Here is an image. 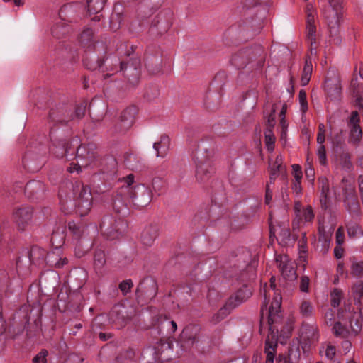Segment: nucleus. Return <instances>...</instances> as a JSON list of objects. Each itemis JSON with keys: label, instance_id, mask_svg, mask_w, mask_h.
Returning a JSON list of instances; mask_svg holds the SVG:
<instances>
[{"label": "nucleus", "instance_id": "4", "mask_svg": "<svg viewBox=\"0 0 363 363\" xmlns=\"http://www.w3.org/2000/svg\"><path fill=\"white\" fill-rule=\"evenodd\" d=\"M123 182L122 187H125L130 194V198L134 200L135 205L140 207H145L148 205L152 199L151 191L144 185H138L134 189L130 186L134 183V175L130 174L121 180Z\"/></svg>", "mask_w": 363, "mask_h": 363}, {"label": "nucleus", "instance_id": "41", "mask_svg": "<svg viewBox=\"0 0 363 363\" xmlns=\"http://www.w3.org/2000/svg\"><path fill=\"white\" fill-rule=\"evenodd\" d=\"M84 240H78L75 244L74 255L79 258L84 256L89 250L90 245H89V242L86 247L84 246Z\"/></svg>", "mask_w": 363, "mask_h": 363}, {"label": "nucleus", "instance_id": "19", "mask_svg": "<svg viewBox=\"0 0 363 363\" xmlns=\"http://www.w3.org/2000/svg\"><path fill=\"white\" fill-rule=\"evenodd\" d=\"M301 338L306 345H312L318 342L319 332L316 325H303L301 329Z\"/></svg>", "mask_w": 363, "mask_h": 363}, {"label": "nucleus", "instance_id": "42", "mask_svg": "<svg viewBox=\"0 0 363 363\" xmlns=\"http://www.w3.org/2000/svg\"><path fill=\"white\" fill-rule=\"evenodd\" d=\"M265 135V145L267 150L272 152L274 149L275 136L272 129H267L264 133Z\"/></svg>", "mask_w": 363, "mask_h": 363}, {"label": "nucleus", "instance_id": "58", "mask_svg": "<svg viewBox=\"0 0 363 363\" xmlns=\"http://www.w3.org/2000/svg\"><path fill=\"white\" fill-rule=\"evenodd\" d=\"M86 105L81 104L75 107L74 117L82 118L85 113Z\"/></svg>", "mask_w": 363, "mask_h": 363}, {"label": "nucleus", "instance_id": "51", "mask_svg": "<svg viewBox=\"0 0 363 363\" xmlns=\"http://www.w3.org/2000/svg\"><path fill=\"white\" fill-rule=\"evenodd\" d=\"M51 242L52 245L55 246L56 249H58L64 244V237L57 233H53L51 237Z\"/></svg>", "mask_w": 363, "mask_h": 363}, {"label": "nucleus", "instance_id": "11", "mask_svg": "<svg viewBox=\"0 0 363 363\" xmlns=\"http://www.w3.org/2000/svg\"><path fill=\"white\" fill-rule=\"evenodd\" d=\"M359 116L357 111H352L347 122L350 128L349 143L357 146L362 139V131L359 125Z\"/></svg>", "mask_w": 363, "mask_h": 363}, {"label": "nucleus", "instance_id": "27", "mask_svg": "<svg viewBox=\"0 0 363 363\" xmlns=\"http://www.w3.org/2000/svg\"><path fill=\"white\" fill-rule=\"evenodd\" d=\"M106 256L104 252L101 249L95 250L94 253L93 266L96 273L101 272L106 264Z\"/></svg>", "mask_w": 363, "mask_h": 363}, {"label": "nucleus", "instance_id": "10", "mask_svg": "<svg viewBox=\"0 0 363 363\" xmlns=\"http://www.w3.org/2000/svg\"><path fill=\"white\" fill-rule=\"evenodd\" d=\"M77 160L79 165L87 167L89 166L96 165L98 157L94 144H87L79 145L76 151Z\"/></svg>", "mask_w": 363, "mask_h": 363}, {"label": "nucleus", "instance_id": "15", "mask_svg": "<svg viewBox=\"0 0 363 363\" xmlns=\"http://www.w3.org/2000/svg\"><path fill=\"white\" fill-rule=\"evenodd\" d=\"M294 209L296 213V219L292 223L294 228L299 222H311L314 218L313 211L310 206H303L301 202L296 201L294 203Z\"/></svg>", "mask_w": 363, "mask_h": 363}, {"label": "nucleus", "instance_id": "63", "mask_svg": "<svg viewBox=\"0 0 363 363\" xmlns=\"http://www.w3.org/2000/svg\"><path fill=\"white\" fill-rule=\"evenodd\" d=\"M275 112H276V108L274 106H272V113H270V115L268 117V121H267V125H268V128L267 129H272L274 125V123H275Z\"/></svg>", "mask_w": 363, "mask_h": 363}, {"label": "nucleus", "instance_id": "26", "mask_svg": "<svg viewBox=\"0 0 363 363\" xmlns=\"http://www.w3.org/2000/svg\"><path fill=\"white\" fill-rule=\"evenodd\" d=\"M211 168L207 163H200L196 164V177L201 182L208 179L211 174Z\"/></svg>", "mask_w": 363, "mask_h": 363}, {"label": "nucleus", "instance_id": "40", "mask_svg": "<svg viewBox=\"0 0 363 363\" xmlns=\"http://www.w3.org/2000/svg\"><path fill=\"white\" fill-rule=\"evenodd\" d=\"M93 36V30L91 28H86L80 34L79 42L82 45L84 46H89L91 44Z\"/></svg>", "mask_w": 363, "mask_h": 363}, {"label": "nucleus", "instance_id": "38", "mask_svg": "<svg viewBox=\"0 0 363 363\" xmlns=\"http://www.w3.org/2000/svg\"><path fill=\"white\" fill-rule=\"evenodd\" d=\"M332 330L335 337L345 338L349 335V330L340 322H335Z\"/></svg>", "mask_w": 363, "mask_h": 363}, {"label": "nucleus", "instance_id": "49", "mask_svg": "<svg viewBox=\"0 0 363 363\" xmlns=\"http://www.w3.org/2000/svg\"><path fill=\"white\" fill-rule=\"evenodd\" d=\"M318 160L320 164L325 165L327 163V157H326V152H325V147L324 145H319L318 148Z\"/></svg>", "mask_w": 363, "mask_h": 363}, {"label": "nucleus", "instance_id": "17", "mask_svg": "<svg viewBox=\"0 0 363 363\" xmlns=\"http://www.w3.org/2000/svg\"><path fill=\"white\" fill-rule=\"evenodd\" d=\"M200 328L196 325H187L182 331L181 338L184 345L182 346L190 347L198 341Z\"/></svg>", "mask_w": 363, "mask_h": 363}, {"label": "nucleus", "instance_id": "61", "mask_svg": "<svg viewBox=\"0 0 363 363\" xmlns=\"http://www.w3.org/2000/svg\"><path fill=\"white\" fill-rule=\"evenodd\" d=\"M292 169H293V175L294 177V179H301L303 173L301 170V167L298 164H293L292 165Z\"/></svg>", "mask_w": 363, "mask_h": 363}, {"label": "nucleus", "instance_id": "24", "mask_svg": "<svg viewBox=\"0 0 363 363\" xmlns=\"http://www.w3.org/2000/svg\"><path fill=\"white\" fill-rule=\"evenodd\" d=\"M277 341L272 335L269 339L268 337L265 341L264 352L266 354V363H274V359L276 354Z\"/></svg>", "mask_w": 363, "mask_h": 363}, {"label": "nucleus", "instance_id": "18", "mask_svg": "<svg viewBox=\"0 0 363 363\" xmlns=\"http://www.w3.org/2000/svg\"><path fill=\"white\" fill-rule=\"evenodd\" d=\"M278 267L281 274L286 279H293L295 277V270L293 263L289 260L287 255H278L276 258Z\"/></svg>", "mask_w": 363, "mask_h": 363}, {"label": "nucleus", "instance_id": "43", "mask_svg": "<svg viewBox=\"0 0 363 363\" xmlns=\"http://www.w3.org/2000/svg\"><path fill=\"white\" fill-rule=\"evenodd\" d=\"M352 276L360 277L363 276V261H353L350 268Z\"/></svg>", "mask_w": 363, "mask_h": 363}, {"label": "nucleus", "instance_id": "20", "mask_svg": "<svg viewBox=\"0 0 363 363\" xmlns=\"http://www.w3.org/2000/svg\"><path fill=\"white\" fill-rule=\"evenodd\" d=\"M252 296V291L247 286H244L237 291L235 296L231 297L227 305L230 307L235 308L241 303L245 301Z\"/></svg>", "mask_w": 363, "mask_h": 363}, {"label": "nucleus", "instance_id": "7", "mask_svg": "<svg viewBox=\"0 0 363 363\" xmlns=\"http://www.w3.org/2000/svg\"><path fill=\"white\" fill-rule=\"evenodd\" d=\"M33 208L28 205H21L14 208L12 212V220L18 230H27L33 223Z\"/></svg>", "mask_w": 363, "mask_h": 363}, {"label": "nucleus", "instance_id": "50", "mask_svg": "<svg viewBox=\"0 0 363 363\" xmlns=\"http://www.w3.org/2000/svg\"><path fill=\"white\" fill-rule=\"evenodd\" d=\"M298 100L301 111L304 113L308 110V102L306 94L303 90H301L298 94Z\"/></svg>", "mask_w": 363, "mask_h": 363}, {"label": "nucleus", "instance_id": "60", "mask_svg": "<svg viewBox=\"0 0 363 363\" xmlns=\"http://www.w3.org/2000/svg\"><path fill=\"white\" fill-rule=\"evenodd\" d=\"M309 278L307 276L301 277L300 290L303 292H308L309 289Z\"/></svg>", "mask_w": 363, "mask_h": 363}, {"label": "nucleus", "instance_id": "52", "mask_svg": "<svg viewBox=\"0 0 363 363\" xmlns=\"http://www.w3.org/2000/svg\"><path fill=\"white\" fill-rule=\"evenodd\" d=\"M306 31L308 40L310 41L311 45H312L315 43V34L316 32V28L315 25L310 24L309 26H306Z\"/></svg>", "mask_w": 363, "mask_h": 363}, {"label": "nucleus", "instance_id": "16", "mask_svg": "<svg viewBox=\"0 0 363 363\" xmlns=\"http://www.w3.org/2000/svg\"><path fill=\"white\" fill-rule=\"evenodd\" d=\"M173 13L169 10L160 12L153 20L152 24L160 32H167L172 25Z\"/></svg>", "mask_w": 363, "mask_h": 363}, {"label": "nucleus", "instance_id": "57", "mask_svg": "<svg viewBox=\"0 0 363 363\" xmlns=\"http://www.w3.org/2000/svg\"><path fill=\"white\" fill-rule=\"evenodd\" d=\"M48 354V352L45 350H42L33 359V363H45L46 362V357Z\"/></svg>", "mask_w": 363, "mask_h": 363}, {"label": "nucleus", "instance_id": "59", "mask_svg": "<svg viewBox=\"0 0 363 363\" xmlns=\"http://www.w3.org/2000/svg\"><path fill=\"white\" fill-rule=\"evenodd\" d=\"M72 7L73 6L71 4L63 6L59 11V15L60 18H62V19H66L67 13L72 11Z\"/></svg>", "mask_w": 363, "mask_h": 363}, {"label": "nucleus", "instance_id": "36", "mask_svg": "<svg viewBox=\"0 0 363 363\" xmlns=\"http://www.w3.org/2000/svg\"><path fill=\"white\" fill-rule=\"evenodd\" d=\"M282 157L281 155H278L276 157L274 163L271 167L270 177L269 182L270 183L274 182L275 178L278 176L279 172L281 171L282 169Z\"/></svg>", "mask_w": 363, "mask_h": 363}, {"label": "nucleus", "instance_id": "48", "mask_svg": "<svg viewBox=\"0 0 363 363\" xmlns=\"http://www.w3.org/2000/svg\"><path fill=\"white\" fill-rule=\"evenodd\" d=\"M133 286L131 279H126L119 284L118 288L124 296H126Z\"/></svg>", "mask_w": 363, "mask_h": 363}, {"label": "nucleus", "instance_id": "64", "mask_svg": "<svg viewBox=\"0 0 363 363\" xmlns=\"http://www.w3.org/2000/svg\"><path fill=\"white\" fill-rule=\"evenodd\" d=\"M225 311H226V308H221L217 314H216L215 315H213V321L215 323H218L219 321H220L222 319L224 318V316L225 315Z\"/></svg>", "mask_w": 363, "mask_h": 363}, {"label": "nucleus", "instance_id": "45", "mask_svg": "<svg viewBox=\"0 0 363 363\" xmlns=\"http://www.w3.org/2000/svg\"><path fill=\"white\" fill-rule=\"evenodd\" d=\"M352 293L354 300L361 302L363 298V283L362 281L354 284L352 287Z\"/></svg>", "mask_w": 363, "mask_h": 363}, {"label": "nucleus", "instance_id": "25", "mask_svg": "<svg viewBox=\"0 0 363 363\" xmlns=\"http://www.w3.org/2000/svg\"><path fill=\"white\" fill-rule=\"evenodd\" d=\"M170 145V140L168 136L163 135L159 142L154 143V148L157 152V157H164L168 153Z\"/></svg>", "mask_w": 363, "mask_h": 363}, {"label": "nucleus", "instance_id": "35", "mask_svg": "<svg viewBox=\"0 0 363 363\" xmlns=\"http://www.w3.org/2000/svg\"><path fill=\"white\" fill-rule=\"evenodd\" d=\"M298 247L299 259H300L301 262H306V253L308 252L307 237H306V233H302V238L298 241Z\"/></svg>", "mask_w": 363, "mask_h": 363}, {"label": "nucleus", "instance_id": "2", "mask_svg": "<svg viewBox=\"0 0 363 363\" xmlns=\"http://www.w3.org/2000/svg\"><path fill=\"white\" fill-rule=\"evenodd\" d=\"M119 58L116 56H108L99 58L94 53L86 54L83 59L84 67L91 71L100 69L102 72H111L103 74L104 80L114 75L118 72Z\"/></svg>", "mask_w": 363, "mask_h": 363}, {"label": "nucleus", "instance_id": "6", "mask_svg": "<svg viewBox=\"0 0 363 363\" xmlns=\"http://www.w3.org/2000/svg\"><path fill=\"white\" fill-rule=\"evenodd\" d=\"M340 188L343 194V202L350 214H360V206L358 202L354 185L346 179H342Z\"/></svg>", "mask_w": 363, "mask_h": 363}, {"label": "nucleus", "instance_id": "33", "mask_svg": "<svg viewBox=\"0 0 363 363\" xmlns=\"http://www.w3.org/2000/svg\"><path fill=\"white\" fill-rule=\"evenodd\" d=\"M319 187L320 188V202L326 203L328 201V195L330 192V186L328 179L325 177H320L318 179Z\"/></svg>", "mask_w": 363, "mask_h": 363}, {"label": "nucleus", "instance_id": "32", "mask_svg": "<svg viewBox=\"0 0 363 363\" xmlns=\"http://www.w3.org/2000/svg\"><path fill=\"white\" fill-rule=\"evenodd\" d=\"M106 0H87L88 12L90 15L98 14L102 11Z\"/></svg>", "mask_w": 363, "mask_h": 363}, {"label": "nucleus", "instance_id": "14", "mask_svg": "<svg viewBox=\"0 0 363 363\" xmlns=\"http://www.w3.org/2000/svg\"><path fill=\"white\" fill-rule=\"evenodd\" d=\"M325 91L331 99H337L341 94V84L338 76L333 72L331 75L328 74L325 81Z\"/></svg>", "mask_w": 363, "mask_h": 363}, {"label": "nucleus", "instance_id": "47", "mask_svg": "<svg viewBox=\"0 0 363 363\" xmlns=\"http://www.w3.org/2000/svg\"><path fill=\"white\" fill-rule=\"evenodd\" d=\"M300 311L303 316L309 317L313 314V308L311 303L309 301H304L302 302Z\"/></svg>", "mask_w": 363, "mask_h": 363}, {"label": "nucleus", "instance_id": "28", "mask_svg": "<svg viewBox=\"0 0 363 363\" xmlns=\"http://www.w3.org/2000/svg\"><path fill=\"white\" fill-rule=\"evenodd\" d=\"M147 71L152 74H157L161 72L162 61L158 57H152L147 59L145 63Z\"/></svg>", "mask_w": 363, "mask_h": 363}, {"label": "nucleus", "instance_id": "23", "mask_svg": "<svg viewBox=\"0 0 363 363\" xmlns=\"http://www.w3.org/2000/svg\"><path fill=\"white\" fill-rule=\"evenodd\" d=\"M45 191L44 184L40 181H30L25 186V192L29 197H35Z\"/></svg>", "mask_w": 363, "mask_h": 363}, {"label": "nucleus", "instance_id": "3", "mask_svg": "<svg viewBox=\"0 0 363 363\" xmlns=\"http://www.w3.org/2000/svg\"><path fill=\"white\" fill-rule=\"evenodd\" d=\"M73 191L77 213L80 216L87 215L91 208L93 201L90 188L80 182H76Z\"/></svg>", "mask_w": 363, "mask_h": 363}, {"label": "nucleus", "instance_id": "9", "mask_svg": "<svg viewBox=\"0 0 363 363\" xmlns=\"http://www.w3.org/2000/svg\"><path fill=\"white\" fill-rule=\"evenodd\" d=\"M262 53V49L261 48L242 49L232 56L230 62L238 69H242L248 63L260 56Z\"/></svg>", "mask_w": 363, "mask_h": 363}, {"label": "nucleus", "instance_id": "62", "mask_svg": "<svg viewBox=\"0 0 363 363\" xmlns=\"http://www.w3.org/2000/svg\"><path fill=\"white\" fill-rule=\"evenodd\" d=\"M344 230L342 227L338 228L336 231V242L338 245H342L344 242Z\"/></svg>", "mask_w": 363, "mask_h": 363}, {"label": "nucleus", "instance_id": "13", "mask_svg": "<svg viewBox=\"0 0 363 363\" xmlns=\"http://www.w3.org/2000/svg\"><path fill=\"white\" fill-rule=\"evenodd\" d=\"M79 143V140L77 137L72 140L59 139L53 143L51 151L57 157L62 158L67 155L72 146H77Z\"/></svg>", "mask_w": 363, "mask_h": 363}, {"label": "nucleus", "instance_id": "12", "mask_svg": "<svg viewBox=\"0 0 363 363\" xmlns=\"http://www.w3.org/2000/svg\"><path fill=\"white\" fill-rule=\"evenodd\" d=\"M120 70L124 72L125 77L130 83L138 82L140 74V60L138 58L132 60L131 63L125 65L123 62L119 60Z\"/></svg>", "mask_w": 363, "mask_h": 363}, {"label": "nucleus", "instance_id": "8", "mask_svg": "<svg viewBox=\"0 0 363 363\" xmlns=\"http://www.w3.org/2000/svg\"><path fill=\"white\" fill-rule=\"evenodd\" d=\"M125 228V224L123 220H117L110 215L104 216L100 224L101 231L110 240L118 238Z\"/></svg>", "mask_w": 363, "mask_h": 363}, {"label": "nucleus", "instance_id": "53", "mask_svg": "<svg viewBox=\"0 0 363 363\" xmlns=\"http://www.w3.org/2000/svg\"><path fill=\"white\" fill-rule=\"evenodd\" d=\"M152 186L155 191H159V194L162 193L166 189L165 184L159 178L153 179Z\"/></svg>", "mask_w": 363, "mask_h": 363}, {"label": "nucleus", "instance_id": "21", "mask_svg": "<svg viewBox=\"0 0 363 363\" xmlns=\"http://www.w3.org/2000/svg\"><path fill=\"white\" fill-rule=\"evenodd\" d=\"M159 228L157 225H150L144 228L141 233V241L143 245L150 246L158 236Z\"/></svg>", "mask_w": 363, "mask_h": 363}, {"label": "nucleus", "instance_id": "30", "mask_svg": "<svg viewBox=\"0 0 363 363\" xmlns=\"http://www.w3.org/2000/svg\"><path fill=\"white\" fill-rule=\"evenodd\" d=\"M49 118L51 121L62 124L66 123L67 122L74 118L72 116H65V113L63 110H52L49 114Z\"/></svg>", "mask_w": 363, "mask_h": 363}, {"label": "nucleus", "instance_id": "44", "mask_svg": "<svg viewBox=\"0 0 363 363\" xmlns=\"http://www.w3.org/2000/svg\"><path fill=\"white\" fill-rule=\"evenodd\" d=\"M342 298V291L340 289H335L330 293L331 305L334 308L338 307Z\"/></svg>", "mask_w": 363, "mask_h": 363}, {"label": "nucleus", "instance_id": "39", "mask_svg": "<svg viewBox=\"0 0 363 363\" xmlns=\"http://www.w3.org/2000/svg\"><path fill=\"white\" fill-rule=\"evenodd\" d=\"M69 229L73 233L74 238L78 240H81L80 238L84 235L86 232V228L83 225H77L74 222L69 223Z\"/></svg>", "mask_w": 363, "mask_h": 363}, {"label": "nucleus", "instance_id": "22", "mask_svg": "<svg viewBox=\"0 0 363 363\" xmlns=\"http://www.w3.org/2000/svg\"><path fill=\"white\" fill-rule=\"evenodd\" d=\"M134 114L135 108L133 107L128 108L121 113L120 116L121 130L125 131L133 125L134 123Z\"/></svg>", "mask_w": 363, "mask_h": 363}, {"label": "nucleus", "instance_id": "56", "mask_svg": "<svg viewBox=\"0 0 363 363\" xmlns=\"http://www.w3.org/2000/svg\"><path fill=\"white\" fill-rule=\"evenodd\" d=\"M60 256L56 253L55 252H50L48 253L45 260L46 262L50 264L51 266H53L55 267V264L57 262Z\"/></svg>", "mask_w": 363, "mask_h": 363}, {"label": "nucleus", "instance_id": "29", "mask_svg": "<svg viewBox=\"0 0 363 363\" xmlns=\"http://www.w3.org/2000/svg\"><path fill=\"white\" fill-rule=\"evenodd\" d=\"M313 72V65L310 57H306L305 65L303 69V72L301 78V84L306 86L310 82Z\"/></svg>", "mask_w": 363, "mask_h": 363}, {"label": "nucleus", "instance_id": "46", "mask_svg": "<svg viewBox=\"0 0 363 363\" xmlns=\"http://www.w3.org/2000/svg\"><path fill=\"white\" fill-rule=\"evenodd\" d=\"M45 254V252L43 249L39 247H33L30 249V253H29V258L31 262H34L35 260L43 258L44 255Z\"/></svg>", "mask_w": 363, "mask_h": 363}, {"label": "nucleus", "instance_id": "55", "mask_svg": "<svg viewBox=\"0 0 363 363\" xmlns=\"http://www.w3.org/2000/svg\"><path fill=\"white\" fill-rule=\"evenodd\" d=\"M350 325L352 333L356 335L362 330V323L358 319H351L350 321Z\"/></svg>", "mask_w": 363, "mask_h": 363}, {"label": "nucleus", "instance_id": "54", "mask_svg": "<svg viewBox=\"0 0 363 363\" xmlns=\"http://www.w3.org/2000/svg\"><path fill=\"white\" fill-rule=\"evenodd\" d=\"M324 319L325 323L328 325H334V320H335V312L330 309L328 308L325 313L324 315Z\"/></svg>", "mask_w": 363, "mask_h": 363}, {"label": "nucleus", "instance_id": "5", "mask_svg": "<svg viewBox=\"0 0 363 363\" xmlns=\"http://www.w3.org/2000/svg\"><path fill=\"white\" fill-rule=\"evenodd\" d=\"M135 308L122 303L116 304L109 313V320L117 328L125 327L135 316Z\"/></svg>", "mask_w": 363, "mask_h": 363}, {"label": "nucleus", "instance_id": "1", "mask_svg": "<svg viewBox=\"0 0 363 363\" xmlns=\"http://www.w3.org/2000/svg\"><path fill=\"white\" fill-rule=\"evenodd\" d=\"M275 280L276 279L274 277H272L269 280V287L271 289L274 291L273 301H272L269 308L268 309L267 308L266 303L262 304L261 307V324L264 321V316L267 315L269 328V329L272 334L278 333L277 325L281 323V322L280 308L281 306L282 298L281 294L275 290Z\"/></svg>", "mask_w": 363, "mask_h": 363}, {"label": "nucleus", "instance_id": "37", "mask_svg": "<svg viewBox=\"0 0 363 363\" xmlns=\"http://www.w3.org/2000/svg\"><path fill=\"white\" fill-rule=\"evenodd\" d=\"M154 348L157 354H162L166 350L172 349V342L169 339H160Z\"/></svg>", "mask_w": 363, "mask_h": 363}, {"label": "nucleus", "instance_id": "34", "mask_svg": "<svg viewBox=\"0 0 363 363\" xmlns=\"http://www.w3.org/2000/svg\"><path fill=\"white\" fill-rule=\"evenodd\" d=\"M348 236L350 238H355L363 235V230L361 226L353 221L348 222L346 224Z\"/></svg>", "mask_w": 363, "mask_h": 363}, {"label": "nucleus", "instance_id": "31", "mask_svg": "<svg viewBox=\"0 0 363 363\" xmlns=\"http://www.w3.org/2000/svg\"><path fill=\"white\" fill-rule=\"evenodd\" d=\"M319 354L321 356L325 355L328 359L332 360L335 356L336 348L330 342H323L319 350Z\"/></svg>", "mask_w": 363, "mask_h": 363}]
</instances>
